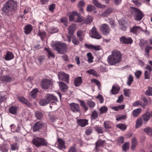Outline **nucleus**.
Masks as SVG:
<instances>
[{
  "label": "nucleus",
  "instance_id": "obj_3",
  "mask_svg": "<svg viewBox=\"0 0 152 152\" xmlns=\"http://www.w3.org/2000/svg\"><path fill=\"white\" fill-rule=\"evenodd\" d=\"M53 48L59 54H63L66 53L68 48L67 45L64 43L56 42L52 45Z\"/></svg>",
  "mask_w": 152,
  "mask_h": 152
},
{
  "label": "nucleus",
  "instance_id": "obj_59",
  "mask_svg": "<svg viewBox=\"0 0 152 152\" xmlns=\"http://www.w3.org/2000/svg\"><path fill=\"white\" fill-rule=\"evenodd\" d=\"M124 142V138L122 137H119L117 139V142L118 144L121 145Z\"/></svg>",
  "mask_w": 152,
  "mask_h": 152
},
{
  "label": "nucleus",
  "instance_id": "obj_6",
  "mask_svg": "<svg viewBox=\"0 0 152 152\" xmlns=\"http://www.w3.org/2000/svg\"><path fill=\"white\" fill-rule=\"evenodd\" d=\"M46 124L41 121H37L34 123L31 127L33 131L34 132L39 131L44 128H46Z\"/></svg>",
  "mask_w": 152,
  "mask_h": 152
},
{
  "label": "nucleus",
  "instance_id": "obj_16",
  "mask_svg": "<svg viewBox=\"0 0 152 152\" xmlns=\"http://www.w3.org/2000/svg\"><path fill=\"white\" fill-rule=\"evenodd\" d=\"M12 80V77L7 75H3L0 77V80L3 83H9Z\"/></svg>",
  "mask_w": 152,
  "mask_h": 152
},
{
  "label": "nucleus",
  "instance_id": "obj_25",
  "mask_svg": "<svg viewBox=\"0 0 152 152\" xmlns=\"http://www.w3.org/2000/svg\"><path fill=\"white\" fill-rule=\"evenodd\" d=\"M92 3L96 7L99 8H105V5L102 4L98 0H92Z\"/></svg>",
  "mask_w": 152,
  "mask_h": 152
},
{
  "label": "nucleus",
  "instance_id": "obj_54",
  "mask_svg": "<svg viewBox=\"0 0 152 152\" xmlns=\"http://www.w3.org/2000/svg\"><path fill=\"white\" fill-rule=\"evenodd\" d=\"M150 73L151 72H148V71H145L144 74L145 79H149L150 78Z\"/></svg>",
  "mask_w": 152,
  "mask_h": 152
},
{
  "label": "nucleus",
  "instance_id": "obj_17",
  "mask_svg": "<svg viewBox=\"0 0 152 152\" xmlns=\"http://www.w3.org/2000/svg\"><path fill=\"white\" fill-rule=\"evenodd\" d=\"M77 123L79 126L83 127L88 124V120L86 119H78Z\"/></svg>",
  "mask_w": 152,
  "mask_h": 152
},
{
  "label": "nucleus",
  "instance_id": "obj_44",
  "mask_svg": "<svg viewBox=\"0 0 152 152\" xmlns=\"http://www.w3.org/2000/svg\"><path fill=\"white\" fill-rule=\"evenodd\" d=\"M132 143L131 149L132 150H134L137 144L136 139L135 138H133L132 140Z\"/></svg>",
  "mask_w": 152,
  "mask_h": 152
},
{
  "label": "nucleus",
  "instance_id": "obj_50",
  "mask_svg": "<svg viewBox=\"0 0 152 152\" xmlns=\"http://www.w3.org/2000/svg\"><path fill=\"white\" fill-rule=\"evenodd\" d=\"M152 50V47H150L149 46H147L145 48V50L146 54H145V56L147 57H149V50Z\"/></svg>",
  "mask_w": 152,
  "mask_h": 152
},
{
  "label": "nucleus",
  "instance_id": "obj_15",
  "mask_svg": "<svg viewBox=\"0 0 152 152\" xmlns=\"http://www.w3.org/2000/svg\"><path fill=\"white\" fill-rule=\"evenodd\" d=\"M85 47L87 48L91 49L96 51H98L100 50L101 47L100 46H95L92 44H85Z\"/></svg>",
  "mask_w": 152,
  "mask_h": 152
},
{
  "label": "nucleus",
  "instance_id": "obj_7",
  "mask_svg": "<svg viewBox=\"0 0 152 152\" xmlns=\"http://www.w3.org/2000/svg\"><path fill=\"white\" fill-rule=\"evenodd\" d=\"M52 84V82L50 80L44 79L41 82V86L42 88L48 89L50 88Z\"/></svg>",
  "mask_w": 152,
  "mask_h": 152
},
{
  "label": "nucleus",
  "instance_id": "obj_64",
  "mask_svg": "<svg viewBox=\"0 0 152 152\" xmlns=\"http://www.w3.org/2000/svg\"><path fill=\"white\" fill-rule=\"evenodd\" d=\"M96 98L99 100L101 103H102L103 102L104 99L101 95L99 94L96 97Z\"/></svg>",
  "mask_w": 152,
  "mask_h": 152
},
{
  "label": "nucleus",
  "instance_id": "obj_41",
  "mask_svg": "<svg viewBox=\"0 0 152 152\" xmlns=\"http://www.w3.org/2000/svg\"><path fill=\"white\" fill-rule=\"evenodd\" d=\"M92 128L90 126L87 127L86 128L85 131V134L87 135H88L91 134L93 131Z\"/></svg>",
  "mask_w": 152,
  "mask_h": 152
},
{
  "label": "nucleus",
  "instance_id": "obj_9",
  "mask_svg": "<svg viewBox=\"0 0 152 152\" xmlns=\"http://www.w3.org/2000/svg\"><path fill=\"white\" fill-rule=\"evenodd\" d=\"M58 78L61 80L65 81L66 83H69V75L63 72H60L58 73Z\"/></svg>",
  "mask_w": 152,
  "mask_h": 152
},
{
  "label": "nucleus",
  "instance_id": "obj_46",
  "mask_svg": "<svg viewBox=\"0 0 152 152\" xmlns=\"http://www.w3.org/2000/svg\"><path fill=\"white\" fill-rule=\"evenodd\" d=\"M124 107L125 105H122L118 106L112 107H111V108L115 111H117L119 109H123L124 108Z\"/></svg>",
  "mask_w": 152,
  "mask_h": 152
},
{
  "label": "nucleus",
  "instance_id": "obj_13",
  "mask_svg": "<svg viewBox=\"0 0 152 152\" xmlns=\"http://www.w3.org/2000/svg\"><path fill=\"white\" fill-rule=\"evenodd\" d=\"M47 99L48 101V102H51L52 104H56V103L55 101H57V97L53 95L49 94H47L45 96Z\"/></svg>",
  "mask_w": 152,
  "mask_h": 152
},
{
  "label": "nucleus",
  "instance_id": "obj_49",
  "mask_svg": "<svg viewBox=\"0 0 152 152\" xmlns=\"http://www.w3.org/2000/svg\"><path fill=\"white\" fill-rule=\"evenodd\" d=\"M48 7L49 11L53 12L56 9V5L55 4H52L49 5Z\"/></svg>",
  "mask_w": 152,
  "mask_h": 152
},
{
  "label": "nucleus",
  "instance_id": "obj_31",
  "mask_svg": "<svg viewBox=\"0 0 152 152\" xmlns=\"http://www.w3.org/2000/svg\"><path fill=\"white\" fill-rule=\"evenodd\" d=\"M143 123V121L142 118H139L136 121L135 127L136 128H138Z\"/></svg>",
  "mask_w": 152,
  "mask_h": 152
},
{
  "label": "nucleus",
  "instance_id": "obj_39",
  "mask_svg": "<svg viewBox=\"0 0 152 152\" xmlns=\"http://www.w3.org/2000/svg\"><path fill=\"white\" fill-rule=\"evenodd\" d=\"M35 115L37 119L40 120L42 118L43 115L41 112L37 111L35 112Z\"/></svg>",
  "mask_w": 152,
  "mask_h": 152
},
{
  "label": "nucleus",
  "instance_id": "obj_26",
  "mask_svg": "<svg viewBox=\"0 0 152 152\" xmlns=\"http://www.w3.org/2000/svg\"><path fill=\"white\" fill-rule=\"evenodd\" d=\"M80 15V13L77 11H73L69 16V19L70 21H72L74 20L75 15L79 16Z\"/></svg>",
  "mask_w": 152,
  "mask_h": 152
},
{
  "label": "nucleus",
  "instance_id": "obj_43",
  "mask_svg": "<svg viewBox=\"0 0 152 152\" xmlns=\"http://www.w3.org/2000/svg\"><path fill=\"white\" fill-rule=\"evenodd\" d=\"M141 110L140 108H137L134 110L132 112L133 115L135 117L137 116L141 113Z\"/></svg>",
  "mask_w": 152,
  "mask_h": 152
},
{
  "label": "nucleus",
  "instance_id": "obj_21",
  "mask_svg": "<svg viewBox=\"0 0 152 152\" xmlns=\"http://www.w3.org/2000/svg\"><path fill=\"white\" fill-rule=\"evenodd\" d=\"M120 90V87L118 86H113L111 90L112 94L116 95L118 93Z\"/></svg>",
  "mask_w": 152,
  "mask_h": 152
},
{
  "label": "nucleus",
  "instance_id": "obj_48",
  "mask_svg": "<svg viewBox=\"0 0 152 152\" xmlns=\"http://www.w3.org/2000/svg\"><path fill=\"white\" fill-rule=\"evenodd\" d=\"M105 142L104 140H98L95 143V145H96L99 147L103 146Z\"/></svg>",
  "mask_w": 152,
  "mask_h": 152
},
{
  "label": "nucleus",
  "instance_id": "obj_30",
  "mask_svg": "<svg viewBox=\"0 0 152 152\" xmlns=\"http://www.w3.org/2000/svg\"><path fill=\"white\" fill-rule=\"evenodd\" d=\"M108 110V108L106 106H103L101 107L99 110V115L106 113Z\"/></svg>",
  "mask_w": 152,
  "mask_h": 152
},
{
  "label": "nucleus",
  "instance_id": "obj_60",
  "mask_svg": "<svg viewBox=\"0 0 152 152\" xmlns=\"http://www.w3.org/2000/svg\"><path fill=\"white\" fill-rule=\"evenodd\" d=\"M94 9V7L91 5H89L87 7V10L88 12H91Z\"/></svg>",
  "mask_w": 152,
  "mask_h": 152
},
{
  "label": "nucleus",
  "instance_id": "obj_56",
  "mask_svg": "<svg viewBox=\"0 0 152 152\" xmlns=\"http://www.w3.org/2000/svg\"><path fill=\"white\" fill-rule=\"evenodd\" d=\"M38 92V90L36 88L33 89L32 91H31V93L32 96L34 98L36 97L37 93Z\"/></svg>",
  "mask_w": 152,
  "mask_h": 152
},
{
  "label": "nucleus",
  "instance_id": "obj_58",
  "mask_svg": "<svg viewBox=\"0 0 152 152\" xmlns=\"http://www.w3.org/2000/svg\"><path fill=\"white\" fill-rule=\"evenodd\" d=\"M152 91V88L151 87H149L148 89L145 92V94L148 96L151 95V92Z\"/></svg>",
  "mask_w": 152,
  "mask_h": 152
},
{
  "label": "nucleus",
  "instance_id": "obj_10",
  "mask_svg": "<svg viewBox=\"0 0 152 152\" xmlns=\"http://www.w3.org/2000/svg\"><path fill=\"white\" fill-rule=\"evenodd\" d=\"M69 106L71 110L73 113H76L80 111L79 105L78 104L72 103L69 104Z\"/></svg>",
  "mask_w": 152,
  "mask_h": 152
},
{
  "label": "nucleus",
  "instance_id": "obj_2",
  "mask_svg": "<svg viewBox=\"0 0 152 152\" xmlns=\"http://www.w3.org/2000/svg\"><path fill=\"white\" fill-rule=\"evenodd\" d=\"M17 6L16 2L13 0H10L7 2L3 7L2 11L5 12L8 15L11 14V12L14 11Z\"/></svg>",
  "mask_w": 152,
  "mask_h": 152
},
{
  "label": "nucleus",
  "instance_id": "obj_55",
  "mask_svg": "<svg viewBox=\"0 0 152 152\" xmlns=\"http://www.w3.org/2000/svg\"><path fill=\"white\" fill-rule=\"evenodd\" d=\"M95 131L98 133H103V128L97 126L95 128Z\"/></svg>",
  "mask_w": 152,
  "mask_h": 152
},
{
  "label": "nucleus",
  "instance_id": "obj_32",
  "mask_svg": "<svg viewBox=\"0 0 152 152\" xmlns=\"http://www.w3.org/2000/svg\"><path fill=\"white\" fill-rule=\"evenodd\" d=\"M78 101L80 102V106L83 107L85 111H86L88 110V108L84 101L81 100H79Z\"/></svg>",
  "mask_w": 152,
  "mask_h": 152
},
{
  "label": "nucleus",
  "instance_id": "obj_57",
  "mask_svg": "<svg viewBox=\"0 0 152 152\" xmlns=\"http://www.w3.org/2000/svg\"><path fill=\"white\" fill-rule=\"evenodd\" d=\"M123 150L125 151H126L128 150L129 144L127 143H125L122 146Z\"/></svg>",
  "mask_w": 152,
  "mask_h": 152
},
{
  "label": "nucleus",
  "instance_id": "obj_61",
  "mask_svg": "<svg viewBox=\"0 0 152 152\" xmlns=\"http://www.w3.org/2000/svg\"><path fill=\"white\" fill-rule=\"evenodd\" d=\"M147 42L143 40H141L139 43L141 48H143L146 44Z\"/></svg>",
  "mask_w": 152,
  "mask_h": 152
},
{
  "label": "nucleus",
  "instance_id": "obj_40",
  "mask_svg": "<svg viewBox=\"0 0 152 152\" xmlns=\"http://www.w3.org/2000/svg\"><path fill=\"white\" fill-rule=\"evenodd\" d=\"M87 56L88 58V62L89 63H92L93 61L94 57L93 56L92 53L89 52L87 54Z\"/></svg>",
  "mask_w": 152,
  "mask_h": 152
},
{
  "label": "nucleus",
  "instance_id": "obj_4",
  "mask_svg": "<svg viewBox=\"0 0 152 152\" xmlns=\"http://www.w3.org/2000/svg\"><path fill=\"white\" fill-rule=\"evenodd\" d=\"M130 10L132 15L133 16L134 20L136 21L141 20L144 16L143 12L137 8L131 7Z\"/></svg>",
  "mask_w": 152,
  "mask_h": 152
},
{
  "label": "nucleus",
  "instance_id": "obj_22",
  "mask_svg": "<svg viewBox=\"0 0 152 152\" xmlns=\"http://www.w3.org/2000/svg\"><path fill=\"white\" fill-rule=\"evenodd\" d=\"M82 82L81 77H77L75 79L74 85L75 86H79L81 85Z\"/></svg>",
  "mask_w": 152,
  "mask_h": 152
},
{
  "label": "nucleus",
  "instance_id": "obj_20",
  "mask_svg": "<svg viewBox=\"0 0 152 152\" xmlns=\"http://www.w3.org/2000/svg\"><path fill=\"white\" fill-rule=\"evenodd\" d=\"M18 99L20 102L23 103L28 106H30L31 105V104L24 97H18Z\"/></svg>",
  "mask_w": 152,
  "mask_h": 152
},
{
  "label": "nucleus",
  "instance_id": "obj_5",
  "mask_svg": "<svg viewBox=\"0 0 152 152\" xmlns=\"http://www.w3.org/2000/svg\"><path fill=\"white\" fill-rule=\"evenodd\" d=\"M33 144L37 147L47 146L48 143L46 140L42 138L36 137L33 139Z\"/></svg>",
  "mask_w": 152,
  "mask_h": 152
},
{
  "label": "nucleus",
  "instance_id": "obj_62",
  "mask_svg": "<svg viewBox=\"0 0 152 152\" xmlns=\"http://www.w3.org/2000/svg\"><path fill=\"white\" fill-rule=\"evenodd\" d=\"M68 152H77L75 145L71 147L69 149Z\"/></svg>",
  "mask_w": 152,
  "mask_h": 152
},
{
  "label": "nucleus",
  "instance_id": "obj_23",
  "mask_svg": "<svg viewBox=\"0 0 152 152\" xmlns=\"http://www.w3.org/2000/svg\"><path fill=\"white\" fill-rule=\"evenodd\" d=\"M59 84L60 88L62 91L64 92H66L67 91L68 87L65 83L60 82Z\"/></svg>",
  "mask_w": 152,
  "mask_h": 152
},
{
  "label": "nucleus",
  "instance_id": "obj_33",
  "mask_svg": "<svg viewBox=\"0 0 152 152\" xmlns=\"http://www.w3.org/2000/svg\"><path fill=\"white\" fill-rule=\"evenodd\" d=\"M98 113L94 110L93 112L91 115V120H95L97 119L98 118Z\"/></svg>",
  "mask_w": 152,
  "mask_h": 152
},
{
  "label": "nucleus",
  "instance_id": "obj_14",
  "mask_svg": "<svg viewBox=\"0 0 152 152\" xmlns=\"http://www.w3.org/2000/svg\"><path fill=\"white\" fill-rule=\"evenodd\" d=\"M151 117V113L148 112H146L143 115L141 118H142L143 123L146 124L149 120Z\"/></svg>",
  "mask_w": 152,
  "mask_h": 152
},
{
  "label": "nucleus",
  "instance_id": "obj_42",
  "mask_svg": "<svg viewBox=\"0 0 152 152\" xmlns=\"http://www.w3.org/2000/svg\"><path fill=\"white\" fill-rule=\"evenodd\" d=\"M85 5V2L83 0L80 1L78 4V7L80 9V11L83 12V9L82 7H84Z\"/></svg>",
  "mask_w": 152,
  "mask_h": 152
},
{
  "label": "nucleus",
  "instance_id": "obj_11",
  "mask_svg": "<svg viewBox=\"0 0 152 152\" xmlns=\"http://www.w3.org/2000/svg\"><path fill=\"white\" fill-rule=\"evenodd\" d=\"M91 36L92 38L99 39L102 38V37L97 31L95 27H94L91 30Z\"/></svg>",
  "mask_w": 152,
  "mask_h": 152
},
{
  "label": "nucleus",
  "instance_id": "obj_24",
  "mask_svg": "<svg viewBox=\"0 0 152 152\" xmlns=\"http://www.w3.org/2000/svg\"><path fill=\"white\" fill-rule=\"evenodd\" d=\"M24 32L26 34H29L32 31L33 28L31 25L28 24L25 26L24 28Z\"/></svg>",
  "mask_w": 152,
  "mask_h": 152
},
{
  "label": "nucleus",
  "instance_id": "obj_53",
  "mask_svg": "<svg viewBox=\"0 0 152 152\" xmlns=\"http://www.w3.org/2000/svg\"><path fill=\"white\" fill-rule=\"evenodd\" d=\"M142 0H132V2L137 7H139L142 4L140 1Z\"/></svg>",
  "mask_w": 152,
  "mask_h": 152
},
{
  "label": "nucleus",
  "instance_id": "obj_18",
  "mask_svg": "<svg viewBox=\"0 0 152 152\" xmlns=\"http://www.w3.org/2000/svg\"><path fill=\"white\" fill-rule=\"evenodd\" d=\"M142 29L141 27L140 26H134L130 30V31L132 33L135 34H137L140 31H142Z\"/></svg>",
  "mask_w": 152,
  "mask_h": 152
},
{
  "label": "nucleus",
  "instance_id": "obj_29",
  "mask_svg": "<svg viewBox=\"0 0 152 152\" xmlns=\"http://www.w3.org/2000/svg\"><path fill=\"white\" fill-rule=\"evenodd\" d=\"M17 109L18 107L16 106H11L9 108V112L12 114H15L17 113Z\"/></svg>",
  "mask_w": 152,
  "mask_h": 152
},
{
  "label": "nucleus",
  "instance_id": "obj_45",
  "mask_svg": "<svg viewBox=\"0 0 152 152\" xmlns=\"http://www.w3.org/2000/svg\"><path fill=\"white\" fill-rule=\"evenodd\" d=\"M133 81V77L131 75H129L128 78L127 85L128 86H130Z\"/></svg>",
  "mask_w": 152,
  "mask_h": 152
},
{
  "label": "nucleus",
  "instance_id": "obj_52",
  "mask_svg": "<svg viewBox=\"0 0 152 152\" xmlns=\"http://www.w3.org/2000/svg\"><path fill=\"white\" fill-rule=\"evenodd\" d=\"M87 104L90 108H93L95 105L94 102L91 100H89L87 102Z\"/></svg>",
  "mask_w": 152,
  "mask_h": 152
},
{
  "label": "nucleus",
  "instance_id": "obj_47",
  "mask_svg": "<svg viewBox=\"0 0 152 152\" xmlns=\"http://www.w3.org/2000/svg\"><path fill=\"white\" fill-rule=\"evenodd\" d=\"M152 129L150 127H147L144 129V132L147 134L151 135L152 133Z\"/></svg>",
  "mask_w": 152,
  "mask_h": 152
},
{
  "label": "nucleus",
  "instance_id": "obj_1",
  "mask_svg": "<svg viewBox=\"0 0 152 152\" xmlns=\"http://www.w3.org/2000/svg\"><path fill=\"white\" fill-rule=\"evenodd\" d=\"M121 55L117 50H114L112 52V54L108 56L107 61L110 65H115L119 63L121 60Z\"/></svg>",
  "mask_w": 152,
  "mask_h": 152
},
{
  "label": "nucleus",
  "instance_id": "obj_34",
  "mask_svg": "<svg viewBox=\"0 0 152 152\" xmlns=\"http://www.w3.org/2000/svg\"><path fill=\"white\" fill-rule=\"evenodd\" d=\"M44 50L48 52V58H50V57L54 58L55 57V55L54 54L52 51L49 50V48H45Z\"/></svg>",
  "mask_w": 152,
  "mask_h": 152
},
{
  "label": "nucleus",
  "instance_id": "obj_28",
  "mask_svg": "<svg viewBox=\"0 0 152 152\" xmlns=\"http://www.w3.org/2000/svg\"><path fill=\"white\" fill-rule=\"evenodd\" d=\"M58 146L60 148H65V142L62 139L58 138Z\"/></svg>",
  "mask_w": 152,
  "mask_h": 152
},
{
  "label": "nucleus",
  "instance_id": "obj_38",
  "mask_svg": "<svg viewBox=\"0 0 152 152\" xmlns=\"http://www.w3.org/2000/svg\"><path fill=\"white\" fill-rule=\"evenodd\" d=\"M116 127L123 131L125 130L127 128L126 125L123 124H116Z\"/></svg>",
  "mask_w": 152,
  "mask_h": 152
},
{
  "label": "nucleus",
  "instance_id": "obj_12",
  "mask_svg": "<svg viewBox=\"0 0 152 152\" xmlns=\"http://www.w3.org/2000/svg\"><path fill=\"white\" fill-rule=\"evenodd\" d=\"M120 40L123 44H131L133 42V40L130 37L122 36L120 38Z\"/></svg>",
  "mask_w": 152,
  "mask_h": 152
},
{
  "label": "nucleus",
  "instance_id": "obj_35",
  "mask_svg": "<svg viewBox=\"0 0 152 152\" xmlns=\"http://www.w3.org/2000/svg\"><path fill=\"white\" fill-rule=\"evenodd\" d=\"M93 20V17L91 16L88 15L87 18L84 20V23L87 24L91 23Z\"/></svg>",
  "mask_w": 152,
  "mask_h": 152
},
{
  "label": "nucleus",
  "instance_id": "obj_27",
  "mask_svg": "<svg viewBox=\"0 0 152 152\" xmlns=\"http://www.w3.org/2000/svg\"><path fill=\"white\" fill-rule=\"evenodd\" d=\"M48 103V101L47 99L46 96L44 98L41 99L39 102L40 105L42 106H45Z\"/></svg>",
  "mask_w": 152,
  "mask_h": 152
},
{
  "label": "nucleus",
  "instance_id": "obj_37",
  "mask_svg": "<svg viewBox=\"0 0 152 152\" xmlns=\"http://www.w3.org/2000/svg\"><path fill=\"white\" fill-rule=\"evenodd\" d=\"M37 35L41 37V40H43V39L46 37V34L45 31H41L39 30Z\"/></svg>",
  "mask_w": 152,
  "mask_h": 152
},
{
  "label": "nucleus",
  "instance_id": "obj_19",
  "mask_svg": "<svg viewBox=\"0 0 152 152\" xmlns=\"http://www.w3.org/2000/svg\"><path fill=\"white\" fill-rule=\"evenodd\" d=\"M14 58L13 53L10 51H8L5 55L4 59L6 61H9L13 59Z\"/></svg>",
  "mask_w": 152,
  "mask_h": 152
},
{
  "label": "nucleus",
  "instance_id": "obj_51",
  "mask_svg": "<svg viewBox=\"0 0 152 152\" xmlns=\"http://www.w3.org/2000/svg\"><path fill=\"white\" fill-rule=\"evenodd\" d=\"M85 35L84 32L82 30H78L77 33V37H84Z\"/></svg>",
  "mask_w": 152,
  "mask_h": 152
},
{
  "label": "nucleus",
  "instance_id": "obj_8",
  "mask_svg": "<svg viewBox=\"0 0 152 152\" xmlns=\"http://www.w3.org/2000/svg\"><path fill=\"white\" fill-rule=\"evenodd\" d=\"M100 29L102 33L105 35L109 34L110 31L109 26L106 24L101 25L100 26Z\"/></svg>",
  "mask_w": 152,
  "mask_h": 152
},
{
  "label": "nucleus",
  "instance_id": "obj_63",
  "mask_svg": "<svg viewBox=\"0 0 152 152\" xmlns=\"http://www.w3.org/2000/svg\"><path fill=\"white\" fill-rule=\"evenodd\" d=\"M11 148L12 150H15L18 149V146L17 143H15L11 145Z\"/></svg>",
  "mask_w": 152,
  "mask_h": 152
},
{
  "label": "nucleus",
  "instance_id": "obj_36",
  "mask_svg": "<svg viewBox=\"0 0 152 152\" xmlns=\"http://www.w3.org/2000/svg\"><path fill=\"white\" fill-rule=\"evenodd\" d=\"M104 127L106 129H108L111 128V123L109 121H105L104 122Z\"/></svg>",
  "mask_w": 152,
  "mask_h": 152
}]
</instances>
